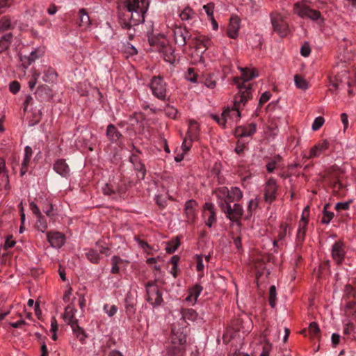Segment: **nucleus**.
Listing matches in <instances>:
<instances>
[{
    "mask_svg": "<svg viewBox=\"0 0 356 356\" xmlns=\"http://www.w3.org/2000/svg\"><path fill=\"white\" fill-rule=\"evenodd\" d=\"M345 254L344 244L342 242L334 243L332 247V257L337 264L342 263Z\"/></svg>",
    "mask_w": 356,
    "mask_h": 356,
    "instance_id": "2eb2a0df",
    "label": "nucleus"
},
{
    "mask_svg": "<svg viewBox=\"0 0 356 356\" xmlns=\"http://www.w3.org/2000/svg\"><path fill=\"white\" fill-rule=\"evenodd\" d=\"M271 97V93L268 91L264 92L259 99V105L261 106L265 102H268Z\"/></svg>",
    "mask_w": 356,
    "mask_h": 356,
    "instance_id": "0e129e2a",
    "label": "nucleus"
},
{
    "mask_svg": "<svg viewBox=\"0 0 356 356\" xmlns=\"http://www.w3.org/2000/svg\"><path fill=\"white\" fill-rule=\"evenodd\" d=\"M203 216L204 218H207L205 221L206 225L211 227L213 223L216 221V213L213 203L206 202L204 204Z\"/></svg>",
    "mask_w": 356,
    "mask_h": 356,
    "instance_id": "f8f14e48",
    "label": "nucleus"
},
{
    "mask_svg": "<svg viewBox=\"0 0 356 356\" xmlns=\"http://www.w3.org/2000/svg\"><path fill=\"white\" fill-rule=\"evenodd\" d=\"M294 13L301 18H309L317 20L321 17V13L316 10L311 9L308 6L301 2H297L293 6Z\"/></svg>",
    "mask_w": 356,
    "mask_h": 356,
    "instance_id": "39448f33",
    "label": "nucleus"
},
{
    "mask_svg": "<svg viewBox=\"0 0 356 356\" xmlns=\"http://www.w3.org/2000/svg\"><path fill=\"white\" fill-rule=\"evenodd\" d=\"M47 240L53 248H59L65 243V236L59 232H49Z\"/></svg>",
    "mask_w": 356,
    "mask_h": 356,
    "instance_id": "a211bd4d",
    "label": "nucleus"
},
{
    "mask_svg": "<svg viewBox=\"0 0 356 356\" xmlns=\"http://www.w3.org/2000/svg\"><path fill=\"white\" fill-rule=\"evenodd\" d=\"M330 207V204H325L323 211V217L321 222L323 224H328L331 220L334 218V213L329 211L327 209Z\"/></svg>",
    "mask_w": 356,
    "mask_h": 356,
    "instance_id": "c9c22d12",
    "label": "nucleus"
},
{
    "mask_svg": "<svg viewBox=\"0 0 356 356\" xmlns=\"http://www.w3.org/2000/svg\"><path fill=\"white\" fill-rule=\"evenodd\" d=\"M187 334L183 327H172L170 344L166 348L168 356H182L186 350Z\"/></svg>",
    "mask_w": 356,
    "mask_h": 356,
    "instance_id": "f03ea898",
    "label": "nucleus"
},
{
    "mask_svg": "<svg viewBox=\"0 0 356 356\" xmlns=\"http://www.w3.org/2000/svg\"><path fill=\"white\" fill-rule=\"evenodd\" d=\"M79 26L87 28L90 25V17L84 8H82L79 12Z\"/></svg>",
    "mask_w": 356,
    "mask_h": 356,
    "instance_id": "cd10ccee",
    "label": "nucleus"
},
{
    "mask_svg": "<svg viewBox=\"0 0 356 356\" xmlns=\"http://www.w3.org/2000/svg\"><path fill=\"white\" fill-rule=\"evenodd\" d=\"M347 75V71L346 70H343L341 71V75H339V74H337L335 77H334V80H330V90L332 91V92H334L335 90H337L339 86V83H341L342 82V80H341V76H346Z\"/></svg>",
    "mask_w": 356,
    "mask_h": 356,
    "instance_id": "72a5a7b5",
    "label": "nucleus"
},
{
    "mask_svg": "<svg viewBox=\"0 0 356 356\" xmlns=\"http://www.w3.org/2000/svg\"><path fill=\"white\" fill-rule=\"evenodd\" d=\"M54 170L63 177H67L70 175V168L65 159H58L54 164Z\"/></svg>",
    "mask_w": 356,
    "mask_h": 356,
    "instance_id": "6ab92c4d",
    "label": "nucleus"
},
{
    "mask_svg": "<svg viewBox=\"0 0 356 356\" xmlns=\"http://www.w3.org/2000/svg\"><path fill=\"white\" fill-rule=\"evenodd\" d=\"M277 189L275 180L273 178L269 179L266 184L264 192V197L266 202L271 203L275 200Z\"/></svg>",
    "mask_w": 356,
    "mask_h": 356,
    "instance_id": "ddd939ff",
    "label": "nucleus"
},
{
    "mask_svg": "<svg viewBox=\"0 0 356 356\" xmlns=\"http://www.w3.org/2000/svg\"><path fill=\"white\" fill-rule=\"evenodd\" d=\"M149 6V0H125L119 7V23L122 29L129 31V40L135 36L134 27L144 22Z\"/></svg>",
    "mask_w": 356,
    "mask_h": 356,
    "instance_id": "f257e3e1",
    "label": "nucleus"
},
{
    "mask_svg": "<svg viewBox=\"0 0 356 356\" xmlns=\"http://www.w3.org/2000/svg\"><path fill=\"white\" fill-rule=\"evenodd\" d=\"M32 156V149L29 146H26L24 149V156L22 163L24 165H28Z\"/></svg>",
    "mask_w": 356,
    "mask_h": 356,
    "instance_id": "3c124183",
    "label": "nucleus"
},
{
    "mask_svg": "<svg viewBox=\"0 0 356 356\" xmlns=\"http://www.w3.org/2000/svg\"><path fill=\"white\" fill-rule=\"evenodd\" d=\"M280 157L278 156L277 158L273 159L272 161L268 162L266 165V170L268 172H273L276 168L277 163L280 161Z\"/></svg>",
    "mask_w": 356,
    "mask_h": 356,
    "instance_id": "603ef678",
    "label": "nucleus"
},
{
    "mask_svg": "<svg viewBox=\"0 0 356 356\" xmlns=\"http://www.w3.org/2000/svg\"><path fill=\"white\" fill-rule=\"evenodd\" d=\"M11 27L10 19L4 17L0 19V31L10 29Z\"/></svg>",
    "mask_w": 356,
    "mask_h": 356,
    "instance_id": "de8ad7c7",
    "label": "nucleus"
},
{
    "mask_svg": "<svg viewBox=\"0 0 356 356\" xmlns=\"http://www.w3.org/2000/svg\"><path fill=\"white\" fill-rule=\"evenodd\" d=\"M270 19L274 31L280 36L285 37L289 33V25L280 14L272 13Z\"/></svg>",
    "mask_w": 356,
    "mask_h": 356,
    "instance_id": "423d86ee",
    "label": "nucleus"
},
{
    "mask_svg": "<svg viewBox=\"0 0 356 356\" xmlns=\"http://www.w3.org/2000/svg\"><path fill=\"white\" fill-rule=\"evenodd\" d=\"M240 70L242 72L241 77L234 78V83L237 84L238 87L239 86L245 85L250 92L251 98L252 94L250 84L247 85L245 84V82L252 79L253 78L257 77L259 76V73L255 69H253L251 71L247 67L240 68Z\"/></svg>",
    "mask_w": 356,
    "mask_h": 356,
    "instance_id": "9d476101",
    "label": "nucleus"
},
{
    "mask_svg": "<svg viewBox=\"0 0 356 356\" xmlns=\"http://www.w3.org/2000/svg\"><path fill=\"white\" fill-rule=\"evenodd\" d=\"M240 19L238 16H232L227 28V35L229 38L235 39L238 37L240 29Z\"/></svg>",
    "mask_w": 356,
    "mask_h": 356,
    "instance_id": "dca6fc26",
    "label": "nucleus"
},
{
    "mask_svg": "<svg viewBox=\"0 0 356 356\" xmlns=\"http://www.w3.org/2000/svg\"><path fill=\"white\" fill-rule=\"evenodd\" d=\"M12 38L13 35L10 33H9L8 34L3 35L0 38V53L6 50L9 47L11 43Z\"/></svg>",
    "mask_w": 356,
    "mask_h": 356,
    "instance_id": "7c9ffc66",
    "label": "nucleus"
},
{
    "mask_svg": "<svg viewBox=\"0 0 356 356\" xmlns=\"http://www.w3.org/2000/svg\"><path fill=\"white\" fill-rule=\"evenodd\" d=\"M122 261V259L118 256H113L111 259L112 268L111 273L113 274H117L119 272L118 264Z\"/></svg>",
    "mask_w": 356,
    "mask_h": 356,
    "instance_id": "a18cd8bd",
    "label": "nucleus"
},
{
    "mask_svg": "<svg viewBox=\"0 0 356 356\" xmlns=\"http://www.w3.org/2000/svg\"><path fill=\"white\" fill-rule=\"evenodd\" d=\"M216 195L218 200V206L221 208V204L227 203L229 189L227 187L219 188L216 191Z\"/></svg>",
    "mask_w": 356,
    "mask_h": 356,
    "instance_id": "a878e982",
    "label": "nucleus"
},
{
    "mask_svg": "<svg viewBox=\"0 0 356 356\" xmlns=\"http://www.w3.org/2000/svg\"><path fill=\"white\" fill-rule=\"evenodd\" d=\"M180 245V241L179 237H176L175 239H173L167 243V246L165 248V250L168 253L172 254L175 252L178 247Z\"/></svg>",
    "mask_w": 356,
    "mask_h": 356,
    "instance_id": "ea45409f",
    "label": "nucleus"
},
{
    "mask_svg": "<svg viewBox=\"0 0 356 356\" xmlns=\"http://www.w3.org/2000/svg\"><path fill=\"white\" fill-rule=\"evenodd\" d=\"M329 147V143L327 140H324L321 143L317 144L313 147L309 152V159L317 157L326 150Z\"/></svg>",
    "mask_w": 356,
    "mask_h": 356,
    "instance_id": "412c9836",
    "label": "nucleus"
},
{
    "mask_svg": "<svg viewBox=\"0 0 356 356\" xmlns=\"http://www.w3.org/2000/svg\"><path fill=\"white\" fill-rule=\"evenodd\" d=\"M86 257L87 258L92 262V263H94V264H97L99 262V254L97 253V252L96 250H89L87 252H86Z\"/></svg>",
    "mask_w": 356,
    "mask_h": 356,
    "instance_id": "c03bdc74",
    "label": "nucleus"
},
{
    "mask_svg": "<svg viewBox=\"0 0 356 356\" xmlns=\"http://www.w3.org/2000/svg\"><path fill=\"white\" fill-rule=\"evenodd\" d=\"M76 309L72 305H68L65 309V312L63 315V319L66 323L72 325V323H76L78 320L74 317V313Z\"/></svg>",
    "mask_w": 356,
    "mask_h": 356,
    "instance_id": "aec40b11",
    "label": "nucleus"
},
{
    "mask_svg": "<svg viewBox=\"0 0 356 356\" xmlns=\"http://www.w3.org/2000/svg\"><path fill=\"white\" fill-rule=\"evenodd\" d=\"M221 210L226 214L227 218L235 222L239 221L243 213L242 206L236 203L232 207L231 204H226V203L221 204Z\"/></svg>",
    "mask_w": 356,
    "mask_h": 356,
    "instance_id": "6e6552de",
    "label": "nucleus"
},
{
    "mask_svg": "<svg viewBox=\"0 0 356 356\" xmlns=\"http://www.w3.org/2000/svg\"><path fill=\"white\" fill-rule=\"evenodd\" d=\"M325 120L323 117L319 116L315 118L312 129L313 131H317L324 124Z\"/></svg>",
    "mask_w": 356,
    "mask_h": 356,
    "instance_id": "09e8293b",
    "label": "nucleus"
},
{
    "mask_svg": "<svg viewBox=\"0 0 356 356\" xmlns=\"http://www.w3.org/2000/svg\"><path fill=\"white\" fill-rule=\"evenodd\" d=\"M331 184L333 188V191L335 193H339V195H342L341 193V190L343 188V185L341 183L340 180L338 177L333 175V177L331 178Z\"/></svg>",
    "mask_w": 356,
    "mask_h": 356,
    "instance_id": "58836bf2",
    "label": "nucleus"
},
{
    "mask_svg": "<svg viewBox=\"0 0 356 356\" xmlns=\"http://www.w3.org/2000/svg\"><path fill=\"white\" fill-rule=\"evenodd\" d=\"M255 123L249 124L248 126H240L236 128L234 134L236 137H248L256 131Z\"/></svg>",
    "mask_w": 356,
    "mask_h": 356,
    "instance_id": "f3484780",
    "label": "nucleus"
},
{
    "mask_svg": "<svg viewBox=\"0 0 356 356\" xmlns=\"http://www.w3.org/2000/svg\"><path fill=\"white\" fill-rule=\"evenodd\" d=\"M173 36L175 42L180 47H184L187 40L191 38V33L186 27L177 26L173 29Z\"/></svg>",
    "mask_w": 356,
    "mask_h": 356,
    "instance_id": "9b49d317",
    "label": "nucleus"
},
{
    "mask_svg": "<svg viewBox=\"0 0 356 356\" xmlns=\"http://www.w3.org/2000/svg\"><path fill=\"white\" fill-rule=\"evenodd\" d=\"M346 315L351 316L356 319V300H350L345 305Z\"/></svg>",
    "mask_w": 356,
    "mask_h": 356,
    "instance_id": "2f4dec72",
    "label": "nucleus"
},
{
    "mask_svg": "<svg viewBox=\"0 0 356 356\" xmlns=\"http://www.w3.org/2000/svg\"><path fill=\"white\" fill-rule=\"evenodd\" d=\"M15 243H16V242L15 240H13V236L9 235L6 237L3 248L6 250H8L10 248H13L15 245Z\"/></svg>",
    "mask_w": 356,
    "mask_h": 356,
    "instance_id": "13d9d810",
    "label": "nucleus"
},
{
    "mask_svg": "<svg viewBox=\"0 0 356 356\" xmlns=\"http://www.w3.org/2000/svg\"><path fill=\"white\" fill-rule=\"evenodd\" d=\"M153 95L158 99L165 100L166 97V86L161 76H153L149 84Z\"/></svg>",
    "mask_w": 356,
    "mask_h": 356,
    "instance_id": "0eeeda50",
    "label": "nucleus"
},
{
    "mask_svg": "<svg viewBox=\"0 0 356 356\" xmlns=\"http://www.w3.org/2000/svg\"><path fill=\"white\" fill-rule=\"evenodd\" d=\"M276 287L272 285L269 289V304L273 308H275L276 306Z\"/></svg>",
    "mask_w": 356,
    "mask_h": 356,
    "instance_id": "79ce46f5",
    "label": "nucleus"
},
{
    "mask_svg": "<svg viewBox=\"0 0 356 356\" xmlns=\"http://www.w3.org/2000/svg\"><path fill=\"white\" fill-rule=\"evenodd\" d=\"M127 191L126 184L120 179H113L102 187L104 195L116 197L124 194Z\"/></svg>",
    "mask_w": 356,
    "mask_h": 356,
    "instance_id": "20e7f679",
    "label": "nucleus"
},
{
    "mask_svg": "<svg viewBox=\"0 0 356 356\" xmlns=\"http://www.w3.org/2000/svg\"><path fill=\"white\" fill-rule=\"evenodd\" d=\"M229 111H223L220 116L213 115L212 118L221 126L225 127L227 123L226 116L228 115Z\"/></svg>",
    "mask_w": 356,
    "mask_h": 356,
    "instance_id": "37998d69",
    "label": "nucleus"
},
{
    "mask_svg": "<svg viewBox=\"0 0 356 356\" xmlns=\"http://www.w3.org/2000/svg\"><path fill=\"white\" fill-rule=\"evenodd\" d=\"M182 21L193 19L196 17V13L190 8H184L179 14Z\"/></svg>",
    "mask_w": 356,
    "mask_h": 356,
    "instance_id": "f704fd0d",
    "label": "nucleus"
},
{
    "mask_svg": "<svg viewBox=\"0 0 356 356\" xmlns=\"http://www.w3.org/2000/svg\"><path fill=\"white\" fill-rule=\"evenodd\" d=\"M159 52L163 53V59L170 63H174L175 62V55L174 54L175 51L171 45L168 43L167 45L163 48V49H161L159 51Z\"/></svg>",
    "mask_w": 356,
    "mask_h": 356,
    "instance_id": "b1692460",
    "label": "nucleus"
},
{
    "mask_svg": "<svg viewBox=\"0 0 356 356\" xmlns=\"http://www.w3.org/2000/svg\"><path fill=\"white\" fill-rule=\"evenodd\" d=\"M187 80L195 83L197 81V76L194 73V70L193 68H188L186 75Z\"/></svg>",
    "mask_w": 356,
    "mask_h": 356,
    "instance_id": "e2e57ef3",
    "label": "nucleus"
},
{
    "mask_svg": "<svg viewBox=\"0 0 356 356\" xmlns=\"http://www.w3.org/2000/svg\"><path fill=\"white\" fill-rule=\"evenodd\" d=\"M136 160V157L131 159V161L134 164L135 169L138 171V173L137 174L138 178L140 179H143L146 173L145 165L140 161H137Z\"/></svg>",
    "mask_w": 356,
    "mask_h": 356,
    "instance_id": "c756f323",
    "label": "nucleus"
},
{
    "mask_svg": "<svg viewBox=\"0 0 356 356\" xmlns=\"http://www.w3.org/2000/svg\"><path fill=\"white\" fill-rule=\"evenodd\" d=\"M148 41L150 46L154 47V49L158 51H161V49H163L165 45L169 43L165 37L161 34H157L156 35H149Z\"/></svg>",
    "mask_w": 356,
    "mask_h": 356,
    "instance_id": "4468645a",
    "label": "nucleus"
},
{
    "mask_svg": "<svg viewBox=\"0 0 356 356\" xmlns=\"http://www.w3.org/2000/svg\"><path fill=\"white\" fill-rule=\"evenodd\" d=\"M307 221L303 225L300 224L299 229L297 233V238L300 241H302L305 238L306 232Z\"/></svg>",
    "mask_w": 356,
    "mask_h": 356,
    "instance_id": "8fccbe9b",
    "label": "nucleus"
},
{
    "mask_svg": "<svg viewBox=\"0 0 356 356\" xmlns=\"http://www.w3.org/2000/svg\"><path fill=\"white\" fill-rule=\"evenodd\" d=\"M108 305H106L104 307V309L106 311L108 316L112 317L116 314L118 307L115 305H111L108 309Z\"/></svg>",
    "mask_w": 356,
    "mask_h": 356,
    "instance_id": "052dcab7",
    "label": "nucleus"
},
{
    "mask_svg": "<svg viewBox=\"0 0 356 356\" xmlns=\"http://www.w3.org/2000/svg\"><path fill=\"white\" fill-rule=\"evenodd\" d=\"M57 78V73L53 68H48L43 76V81L45 82H54Z\"/></svg>",
    "mask_w": 356,
    "mask_h": 356,
    "instance_id": "4c0bfd02",
    "label": "nucleus"
},
{
    "mask_svg": "<svg viewBox=\"0 0 356 356\" xmlns=\"http://www.w3.org/2000/svg\"><path fill=\"white\" fill-rule=\"evenodd\" d=\"M197 202L195 200H191L186 202L185 211L188 220H193L195 218L194 209L197 206Z\"/></svg>",
    "mask_w": 356,
    "mask_h": 356,
    "instance_id": "bb28decb",
    "label": "nucleus"
},
{
    "mask_svg": "<svg viewBox=\"0 0 356 356\" xmlns=\"http://www.w3.org/2000/svg\"><path fill=\"white\" fill-rule=\"evenodd\" d=\"M243 197V193L240 188L237 187H232L229 190V195L227 196V202L226 204H231L232 202H238Z\"/></svg>",
    "mask_w": 356,
    "mask_h": 356,
    "instance_id": "5701e85b",
    "label": "nucleus"
},
{
    "mask_svg": "<svg viewBox=\"0 0 356 356\" xmlns=\"http://www.w3.org/2000/svg\"><path fill=\"white\" fill-rule=\"evenodd\" d=\"M36 217L37 221L35 223V228L38 230L44 232L47 228V222L45 218L42 216V213L40 214V216H36Z\"/></svg>",
    "mask_w": 356,
    "mask_h": 356,
    "instance_id": "a19ab883",
    "label": "nucleus"
},
{
    "mask_svg": "<svg viewBox=\"0 0 356 356\" xmlns=\"http://www.w3.org/2000/svg\"><path fill=\"white\" fill-rule=\"evenodd\" d=\"M294 82L296 86L302 90H306L309 88V83L307 80L299 74L294 76Z\"/></svg>",
    "mask_w": 356,
    "mask_h": 356,
    "instance_id": "473e14b6",
    "label": "nucleus"
},
{
    "mask_svg": "<svg viewBox=\"0 0 356 356\" xmlns=\"http://www.w3.org/2000/svg\"><path fill=\"white\" fill-rule=\"evenodd\" d=\"M197 122L194 120H190L189 122V129H188V137L191 138V140H192V132L194 131H197Z\"/></svg>",
    "mask_w": 356,
    "mask_h": 356,
    "instance_id": "bf43d9fd",
    "label": "nucleus"
},
{
    "mask_svg": "<svg viewBox=\"0 0 356 356\" xmlns=\"http://www.w3.org/2000/svg\"><path fill=\"white\" fill-rule=\"evenodd\" d=\"M311 52V49H310V47L309 45L307 44V43H305V44H303L301 47V50H300V53H301V55L306 57V56H308L309 55Z\"/></svg>",
    "mask_w": 356,
    "mask_h": 356,
    "instance_id": "774afa93",
    "label": "nucleus"
},
{
    "mask_svg": "<svg viewBox=\"0 0 356 356\" xmlns=\"http://www.w3.org/2000/svg\"><path fill=\"white\" fill-rule=\"evenodd\" d=\"M202 287L200 285L196 284L189 291V296L186 298L188 302H195L200 296Z\"/></svg>",
    "mask_w": 356,
    "mask_h": 356,
    "instance_id": "c85d7f7f",
    "label": "nucleus"
},
{
    "mask_svg": "<svg viewBox=\"0 0 356 356\" xmlns=\"http://www.w3.org/2000/svg\"><path fill=\"white\" fill-rule=\"evenodd\" d=\"M195 39L196 40L195 44L198 47H200V45H202L203 47L208 48L210 44V40L204 36L201 35L198 38H195Z\"/></svg>",
    "mask_w": 356,
    "mask_h": 356,
    "instance_id": "49530a36",
    "label": "nucleus"
},
{
    "mask_svg": "<svg viewBox=\"0 0 356 356\" xmlns=\"http://www.w3.org/2000/svg\"><path fill=\"white\" fill-rule=\"evenodd\" d=\"M239 92L234 97V107L229 108V107L224 111H229L228 115H227V123L232 122H237L241 118V113L239 111L240 104L243 105L250 98V92L248 88L244 85L238 86Z\"/></svg>",
    "mask_w": 356,
    "mask_h": 356,
    "instance_id": "7ed1b4c3",
    "label": "nucleus"
},
{
    "mask_svg": "<svg viewBox=\"0 0 356 356\" xmlns=\"http://www.w3.org/2000/svg\"><path fill=\"white\" fill-rule=\"evenodd\" d=\"M124 50L127 54H128L130 56H134L138 54L136 48L130 43L124 44Z\"/></svg>",
    "mask_w": 356,
    "mask_h": 356,
    "instance_id": "864d4df0",
    "label": "nucleus"
},
{
    "mask_svg": "<svg viewBox=\"0 0 356 356\" xmlns=\"http://www.w3.org/2000/svg\"><path fill=\"white\" fill-rule=\"evenodd\" d=\"M125 306L127 311H129L132 309H134L135 306L134 302L131 299V297L129 295H127L125 299Z\"/></svg>",
    "mask_w": 356,
    "mask_h": 356,
    "instance_id": "338daca9",
    "label": "nucleus"
},
{
    "mask_svg": "<svg viewBox=\"0 0 356 356\" xmlns=\"http://www.w3.org/2000/svg\"><path fill=\"white\" fill-rule=\"evenodd\" d=\"M308 331L314 336H316L320 332V328L316 322H312L309 324Z\"/></svg>",
    "mask_w": 356,
    "mask_h": 356,
    "instance_id": "5fc2aeb1",
    "label": "nucleus"
},
{
    "mask_svg": "<svg viewBox=\"0 0 356 356\" xmlns=\"http://www.w3.org/2000/svg\"><path fill=\"white\" fill-rule=\"evenodd\" d=\"M350 203H351V201L344 202H338L335 205V209L337 211L348 210L350 207Z\"/></svg>",
    "mask_w": 356,
    "mask_h": 356,
    "instance_id": "680f3d73",
    "label": "nucleus"
},
{
    "mask_svg": "<svg viewBox=\"0 0 356 356\" xmlns=\"http://www.w3.org/2000/svg\"><path fill=\"white\" fill-rule=\"evenodd\" d=\"M258 200L257 198L252 199L249 202L248 207V212H252L253 210H255L257 207H258Z\"/></svg>",
    "mask_w": 356,
    "mask_h": 356,
    "instance_id": "69168bd1",
    "label": "nucleus"
},
{
    "mask_svg": "<svg viewBox=\"0 0 356 356\" xmlns=\"http://www.w3.org/2000/svg\"><path fill=\"white\" fill-rule=\"evenodd\" d=\"M147 300L153 306L156 307L163 302L162 293L159 286L154 284L147 283L146 284Z\"/></svg>",
    "mask_w": 356,
    "mask_h": 356,
    "instance_id": "1a4fd4ad",
    "label": "nucleus"
},
{
    "mask_svg": "<svg viewBox=\"0 0 356 356\" xmlns=\"http://www.w3.org/2000/svg\"><path fill=\"white\" fill-rule=\"evenodd\" d=\"M346 295L350 298L353 297L354 300H356V290L350 285H346L345 287Z\"/></svg>",
    "mask_w": 356,
    "mask_h": 356,
    "instance_id": "4d7b16f0",
    "label": "nucleus"
},
{
    "mask_svg": "<svg viewBox=\"0 0 356 356\" xmlns=\"http://www.w3.org/2000/svg\"><path fill=\"white\" fill-rule=\"evenodd\" d=\"M289 227L286 224H282L280 226V231L279 233V239L282 240L286 236L288 230H289Z\"/></svg>",
    "mask_w": 356,
    "mask_h": 356,
    "instance_id": "6e6d98bb",
    "label": "nucleus"
},
{
    "mask_svg": "<svg viewBox=\"0 0 356 356\" xmlns=\"http://www.w3.org/2000/svg\"><path fill=\"white\" fill-rule=\"evenodd\" d=\"M106 136L112 143H116L122 137V134L113 124H110L106 129Z\"/></svg>",
    "mask_w": 356,
    "mask_h": 356,
    "instance_id": "4be33fe9",
    "label": "nucleus"
},
{
    "mask_svg": "<svg viewBox=\"0 0 356 356\" xmlns=\"http://www.w3.org/2000/svg\"><path fill=\"white\" fill-rule=\"evenodd\" d=\"M181 318L185 321H195L197 318V313L193 309H182L181 310Z\"/></svg>",
    "mask_w": 356,
    "mask_h": 356,
    "instance_id": "393cba45",
    "label": "nucleus"
},
{
    "mask_svg": "<svg viewBox=\"0 0 356 356\" xmlns=\"http://www.w3.org/2000/svg\"><path fill=\"white\" fill-rule=\"evenodd\" d=\"M73 332L76 335L78 338H79V340L81 342H83L86 335L84 333V330L79 325L78 321L76 323H72V325H70Z\"/></svg>",
    "mask_w": 356,
    "mask_h": 356,
    "instance_id": "e433bc0d",
    "label": "nucleus"
}]
</instances>
